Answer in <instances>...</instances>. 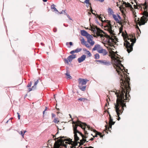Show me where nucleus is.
I'll return each instance as SVG.
<instances>
[{"label":"nucleus","instance_id":"1","mask_svg":"<svg viewBox=\"0 0 148 148\" xmlns=\"http://www.w3.org/2000/svg\"><path fill=\"white\" fill-rule=\"evenodd\" d=\"M121 62L120 60L113 61L114 68L120 76L121 89L118 93H115L117 99L116 103L114 104L115 111L118 117L117 120L119 121L121 119L119 115L123 113L124 108L126 107L125 100L129 99L127 97V90L129 86L130 80L127 75H125V71H126Z\"/></svg>","mask_w":148,"mask_h":148},{"label":"nucleus","instance_id":"2","mask_svg":"<svg viewBox=\"0 0 148 148\" xmlns=\"http://www.w3.org/2000/svg\"><path fill=\"white\" fill-rule=\"evenodd\" d=\"M73 122V127L75 141L77 142L79 140V136H80L82 138V139L80 140L81 144H83L85 142H88V141H86V138L87 137V135L88 133L85 130V128L86 126L88 130H90V127L86 124L82 123L79 121H77L76 122Z\"/></svg>","mask_w":148,"mask_h":148},{"label":"nucleus","instance_id":"3","mask_svg":"<svg viewBox=\"0 0 148 148\" xmlns=\"http://www.w3.org/2000/svg\"><path fill=\"white\" fill-rule=\"evenodd\" d=\"M136 5H134V8L135 9H137L140 10L143 12L142 14L143 16L141 18L140 20L139 18H138L137 20L136 18L137 17L135 14L136 13L135 12L134 9L132 8V5L129 3H126L125 2H123V4L125 5V7L129 8L130 10L132 12V13L134 16V20L135 22L139 26L144 25L147 22V17H148V13L147 12V5L146 3L144 4H140L138 5L136 3Z\"/></svg>","mask_w":148,"mask_h":148},{"label":"nucleus","instance_id":"4","mask_svg":"<svg viewBox=\"0 0 148 148\" xmlns=\"http://www.w3.org/2000/svg\"><path fill=\"white\" fill-rule=\"evenodd\" d=\"M122 36L124 40V46L126 48L127 51L130 53L133 50V46L135 42L136 39L134 38V37L133 34L128 36L127 34L122 33Z\"/></svg>","mask_w":148,"mask_h":148},{"label":"nucleus","instance_id":"5","mask_svg":"<svg viewBox=\"0 0 148 148\" xmlns=\"http://www.w3.org/2000/svg\"><path fill=\"white\" fill-rule=\"evenodd\" d=\"M91 30L92 31L93 33L95 34V36H100L101 39H103L104 35L102 33H103V32L99 28L97 27H96V28L94 27H91Z\"/></svg>","mask_w":148,"mask_h":148},{"label":"nucleus","instance_id":"6","mask_svg":"<svg viewBox=\"0 0 148 148\" xmlns=\"http://www.w3.org/2000/svg\"><path fill=\"white\" fill-rule=\"evenodd\" d=\"M79 85L80 86H85L88 80L87 79L79 78L78 80Z\"/></svg>","mask_w":148,"mask_h":148},{"label":"nucleus","instance_id":"7","mask_svg":"<svg viewBox=\"0 0 148 148\" xmlns=\"http://www.w3.org/2000/svg\"><path fill=\"white\" fill-rule=\"evenodd\" d=\"M112 16L113 18L117 23L122 24L121 22L119 20V19L121 20V18L119 14H117L116 15L115 14H113L112 15Z\"/></svg>","mask_w":148,"mask_h":148},{"label":"nucleus","instance_id":"8","mask_svg":"<svg viewBox=\"0 0 148 148\" xmlns=\"http://www.w3.org/2000/svg\"><path fill=\"white\" fill-rule=\"evenodd\" d=\"M97 62H100L103 65L109 66L110 65V63L109 61L106 60H98Z\"/></svg>","mask_w":148,"mask_h":148},{"label":"nucleus","instance_id":"9","mask_svg":"<svg viewBox=\"0 0 148 148\" xmlns=\"http://www.w3.org/2000/svg\"><path fill=\"white\" fill-rule=\"evenodd\" d=\"M98 53L101 54L103 56L106 55L108 53V52L106 50L103 49L102 47L100 49Z\"/></svg>","mask_w":148,"mask_h":148},{"label":"nucleus","instance_id":"10","mask_svg":"<svg viewBox=\"0 0 148 148\" xmlns=\"http://www.w3.org/2000/svg\"><path fill=\"white\" fill-rule=\"evenodd\" d=\"M102 47L99 45H96L92 49V51H97L98 52Z\"/></svg>","mask_w":148,"mask_h":148},{"label":"nucleus","instance_id":"11","mask_svg":"<svg viewBox=\"0 0 148 148\" xmlns=\"http://www.w3.org/2000/svg\"><path fill=\"white\" fill-rule=\"evenodd\" d=\"M81 35L84 36L89 37H92V36L89 34L86 31L84 30H82L81 31Z\"/></svg>","mask_w":148,"mask_h":148},{"label":"nucleus","instance_id":"12","mask_svg":"<svg viewBox=\"0 0 148 148\" xmlns=\"http://www.w3.org/2000/svg\"><path fill=\"white\" fill-rule=\"evenodd\" d=\"M86 58V55H83L81 57L78 59V61L79 63H81L84 61L85 59Z\"/></svg>","mask_w":148,"mask_h":148},{"label":"nucleus","instance_id":"13","mask_svg":"<svg viewBox=\"0 0 148 148\" xmlns=\"http://www.w3.org/2000/svg\"><path fill=\"white\" fill-rule=\"evenodd\" d=\"M91 38H92V37H88L87 41L90 44L91 46H93L95 42L92 40Z\"/></svg>","mask_w":148,"mask_h":148},{"label":"nucleus","instance_id":"14","mask_svg":"<svg viewBox=\"0 0 148 148\" xmlns=\"http://www.w3.org/2000/svg\"><path fill=\"white\" fill-rule=\"evenodd\" d=\"M76 58V55L72 54L69 56L67 58V59L69 62H71L72 60Z\"/></svg>","mask_w":148,"mask_h":148},{"label":"nucleus","instance_id":"15","mask_svg":"<svg viewBox=\"0 0 148 148\" xmlns=\"http://www.w3.org/2000/svg\"><path fill=\"white\" fill-rule=\"evenodd\" d=\"M109 116H110L109 123L111 125H110L108 128L109 130H110V128L111 129L112 125H114V122L113 121V119L111 118V115L110 114H109Z\"/></svg>","mask_w":148,"mask_h":148},{"label":"nucleus","instance_id":"16","mask_svg":"<svg viewBox=\"0 0 148 148\" xmlns=\"http://www.w3.org/2000/svg\"><path fill=\"white\" fill-rule=\"evenodd\" d=\"M38 82V80H37L34 83V85L32 88H29L28 91L29 92L35 89L36 88V86Z\"/></svg>","mask_w":148,"mask_h":148},{"label":"nucleus","instance_id":"17","mask_svg":"<svg viewBox=\"0 0 148 148\" xmlns=\"http://www.w3.org/2000/svg\"><path fill=\"white\" fill-rule=\"evenodd\" d=\"M56 5L54 4H53L51 5V8L52 11L57 12H58V11L55 7Z\"/></svg>","mask_w":148,"mask_h":148},{"label":"nucleus","instance_id":"18","mask_svg":"<svg viewBox=\"0 0 148 148\" xmlns=\"http://www.w3.org/2000/svg\"><path fill=\"white\" fill-rule=\"evenodd\" d=\"M79 89L82 91H84L86 90V86H78Z\"/></svg>","mask_w":148,"mask_h":148},{"label":"nucleus","instance_id":"19","mask_svg":"<svg viewBox=\"0 0 148 148\" xmlns=\"http://www.w3.org/2000/svg\"><path fill=\"white\" fill-rule=\"evenodd\" d=\"M66 75L67 77V79H72V77L70 76L69 73L68 71H66V73L65 74Z\"/></svg>","mask_w":148,"mask_h":148},{"label":"nucleus","instance_id":"20","mask_svg":"<svg viewBox=\"0 0 148 148\" xmlns=\"http://www.w3.org/2000/svg\"><path fill=\"white\" fill-rule=\"evenodd\" d=\"M108 14L110 15H112L114 14V12L112 10L111 8H109L108 9Z\"/></svg>","mask_w":148,"mask_h":148},{"label":"nucleus","instance_id":"21","mask_svg":"<svg viewBox=\"0 0 148 148\" xmlns=\"http://www.w3.org/2000/svg\"><path fill=\"white\" fill-rule=\"evenodd\" d=\"M91 3L90 2V4H88V5L87 6H87V7H88V6H90V10H91V12L93 14H95L93 13L92 12V11H93V10L92 9V7H91Z\"/></svg>","mask_w":148,"mask_h":148},{"label":"nucleus","instance_id":"22","mask_svg":"<svg viewBox=\"0 0 148 148\" xmlns=\"http://www.w3.org/2000/svg\"><path fill=\"white\" fill-rule=\"evenodd\" d=\"M78 100L80 101H84L85 100L87 101V99H86V98H81L78 99Z\"/></svg>","mask_w":148,"mask_h":148},{"label":"nucleus","instance_id":"23","mask_svg":"<svg viewBox=\"0 0 148 148\" xmlns=\"http://www.w3.org/2000/svg\"><path fill=\"white\" fill-rule=\"evenodd\" d=\"M84 50L87 52V54L90 57L92 56L91 53L89 51L87 50L86 49L85 50L84 49Z\"/></svg>","mask_w":148,"mask_h":148},{"label":"nucleus","instance_id":"24","mask_svg":"<svg viewBox=\"0 0 148 148\" xmlns=\"http://www.w3.org/2000/svg\"><path fill=\"white\" fill-rule=\"evenodd\" d=\"M114 38H110H110L108 40V42L110 43L111 42H114Z\"/></svg>","mask_w":148,"mask_h":148},{"label":"nucleus","instance_id":"25","mask_svg":"<svg viewBox=\"0 0 148 148\" xmlns=\"http://www.w3.org/2000/svg\"><path fill=\"white\" fill-rule=\"evenodd\" d=\"M109 32L111 35H114V31L112 30L111 29H110L109 30Z\"/></svg>","mask_w":148,"mask_h":148},{"label":"nucleus","instance_id":"26","mask_svg":"<svg viewBox=\"0 0 148 148\" xmlns=\"http://www.w3.org/2000/svg\"><path fill=\"white\" fill-rule=\"evenodd\" d=\"M95 58L96 59H98L99 58V55L98 53H96L95 55Z\"/></svg>","mask_w":148,"mask_h":148},{"label":"nucleus","instance_id":"27","mask_svg":"<svg viewBox=\"0 0 148 148\" xmlns=\"http://www.w3.org/2000/svg\"><path fill=\"white\" fill-rule=\"evenodd\" d=\"M81 50V48H77L75 50V52H76V53H77L79 52Z\"/></svg>","mask_w":148,"mask_h":148},{"label":"nucleus","instance_id":"28","mask_svg":"<svg viewBox=\"0 0 148 148\" xmlns=\"http://www.w3.org/2000/svg\"><path fill=\"white\" fill-rule=\"evenodd\" d=\"M84 3H86V6L88 5V4H90L89 2V0H85L84 2H83Z\"/></svg>","mask_w":148,"mask_h":148},{"label":"nucleus","instance_id":"29","mask_svg":"<svg viewBox=\"0 0 148 148\" xmlns=\"http://www.w3.org/2000/svg\"><path fill=\"white\" fill-rule=\"evenodd\" d=\"M81 43L85 45V43H86L84 39L83 38H82V39L81 40Z\"/></svg>","mask_w":148,"mask_h":148},{"label":"nucleus","instance_id":"30","mask_svg":"<svg viewBox=\"0 0 148 148\" xmlns=\"http://www.w3.org/2000/svg\"><path fill=\"white\" fill-rule=\"evenodd\" d=\"M53 122L56 123H58L59 122V121L58 120V119L56 118L54 119Z\"/></svg>","mask_w":148,"mask_h":148},{"label":"nucleus","instance_id":"31","mask_svg":"<svg viewBox=\"0 0 148 148\" xmlns=\"http://www.w3.org/2000/svg\"><path fill=\"white\" fill-rule=\"evenodd\" d=\"M97 135L100 136L101 137H103V136L101 134V133H100L99 132H97Z\"/></svg>","mask_w":148,"mask_h":148},{"label":"nucleus","instance_id":"32","mask_svg":"<svg viewBox=\"0 0 148 148\" xmlns=\"http://www.w3.org/2000/svg\"><path fill=\"white\" fill-rule=\"evenodd\" d=\"M84 45L86 46L87 47V48H90V46L89 45V44H88V43H85V45Z\"/></svg>","mask_w":148,"mask_h":148},{"label":"nucleus","instance_id":"33","mask_svg":"<svg viewBox=\"0 0 148 148\" xmlns=\"http://www.w3.org/2000/svg\"><path fill=\"white\" fill-rule=\"evenodd\" d=\"M32 84V82H30L28 84V85L27 86V87H30L31 86Z\"/></svg>","mask_w":148,"mask_h":148},{"label":"nucleus","instance_id":"34","mask_svg":"<svg viewBox=\"0 0 148 148\" xmlns=\"http://www.w3.org/2000/svg\"><path fill=\"white\" fill-rule=\"evenodd\" d=\"M64 61L65 63H67V64L69 63V62H68L69 60H68V59H67L66 58H65L64 59Z\"/></svg>","mask_w":148,"mask_h":148},{"label":"nucleus","instance_id":"35","mask_svg":"<svg viewBox=\"0 0 148 148\" xmlns=\"http://www.w3.org/2000/svg\"><path fill=\"white\" fill-rule=\"evenodd\" d=\"M70 53L71 54H73L74 53H76V52H75V50H73V51H71L70 52Z\"/></svg>","mask_w":148,"mask_h":148},{"label":"nucleus","instance_id":"36","mask_svg":"<svg viewBox=\"0 0 148 148\" xmlns=\"http://www.w3.org/2000/svg\"><path fill=\"white\" fill-rule=\"evenodd\" d=\"M17 114H18V119H20V115H19V114L18 112L17 113Z\"/></svg>","mask_w":148,"mask_h":148},{"label":"nucleus","instance_id":"37","mask_svg":"<svg viewBox=\"0 0 148 148\" xmlns=\"http://www.w3.org/2000/svg\"><path fill=\"white\" fill-rule=\"evenodd\" d=\"M21 134L23 137V136L24 134V133L22 132V131L21 132Z\"/></svg>","mask_w":148,"mask_h":148},{"label":"nucleus","instance_id":"38","mask_svg":"<svg viewBox=\"0 0 148 148\" xmlns=\"http://www.w3.org/2000/svg\"><path fill=\"white\" fill-rule=\"evenodd\" d=\"M110 100V99H109V98H107V99H106V101L107 102V103L109 104V100Z\"/></svg>","mask_w":148,"mask_h":148},{"label":"nucleus","instance_id":"39","mask_svg":"<svg viewBox=\"0 0 148 148\" xmlns=\"http://www.w3.org/2000/svg\"><path fill=\"white\" fill-rule=\"evenodd\" d=\"M51 115L52 117H55L56 116V115L53 113H52Z\"/></svg>","mask_w":148,"mask_h":148},{"label":"nucleus","instance_id":"40","mask_svg":"<svg viewBox=\"0 0 148 148\" xmlns=\"http://www.w3.org/2000/svg\"><path fill=\"white\" fill-rule=\"evenodd\" d=\"M58 12V13H59V14H63V12H63V10H62V11H61V12Z\"/></svg>","mask_w":148,"mask_h":148},{"label":"nucleus","instance_id":"41","mask_svg":"<svg viewBox=\"0 0 148 148\" xmlns=\"http://www.w3.org/2000/svg\"><path fill=\"white\" fill-rule=\"evenodd\" d=\"M99 19L100 20H101V21H103V20H102V18H101V17L100 16H99Z\"/></svg>","mask_w":148,"mask_h":148},{"label":"nucleus","instance_id":"42","mask_svg":"<svg viewBox=\"0 0 148 148\" xmlns=\"http://www.w3.org/2000/svg\"><path fill=\"white\" fill-rule=\"evenodd\" d=\"M69 44L70 45H73V43L72 42H69Z\"/></svg>","mask_w":148,"mask_h":148},{"label":"nucleus","instance_id":"43","mask_svg":"<svg viewBox=\"0 0 148 148\" xmlns=\"http://www.w3.org/2000/svg\"><path fill=\"white\" fill-rule=\"evenodd\" d=\"M63 12H64V14H66V13H67L66 12V10H63Z\"/></svg>","mask_w":148,"mask_h":148},{"label":"nucleus","instance_id":"44","mask_svg":"<svg viewBox=\"0 0 148 148\" xmlns=\"http://www.w3.org/2000/svg\"><path fill=\"white\" fill-rule=\"evenodd\" d=\"M93 139H94V138H91L90 139V140H92H92H93Z\"/></svg>","mask_w":148,"mask_h":148},{"label":"nucleus","instance_id":"45","mask_svg":"<svg viewBox=\"0 0 148 148\" xmlns=\"http://www.w3.org/2000/svg\"><path fill=\"white\" fill-rule=\"evenodd\" d=\"M53 31L54 32H56L57 31V29H55H55H53Z\"/></svg>","mask_w":148,"mask_h":148},{"label":"nucleus","instance_id":"46","mask_svg":"<svg viewBox=\"0 0 148 148\" xmlns=\"http://www.w3.org/2000/svg\"><path fill=\"white\" fill-rule=\"evenodd\" d=\"M97 133H96L95 134V136H94V137H97Z\"/></svg>","mask_w":148,"mask_h":148},{"label":"nucleus","instance_id":"47","mask_svg":"<svg viewBox=\"0 0 148 148\" xmlns=\"http://www.w3.org/2000/svg\"><path fill=\"white\" fill-rule=\"evenodd\" d=\"M43 2H46L47 1V0H42Z\"/></svg>","mask_w":148,"mask_h":148},{"label":"nucleus","instance_id":"48","mask_svg":"<svg viewBox=\"0 0 148 148\" xmlns=\"http://www.w3.org/2000/svg\"><path fill=\"white\" fill-rule=\"evenodd\" d=\"M67 17L68 18H69L70 17V16H69V15H67Z\"/></svg>","mask_w":148,"mask_h":148},{"label":"nucleus","instance_id":"49","mask_svg":"<svg viewBox=\"0 0 148 148\" xmlns=\"http://www.w3.org/2000/svg\"><path fill=\"white\" fill-rule=\"evenodd\" d=\"M87 148H94L91 146H90L88 147H87Z\"/></svg>","mask_w":148,"mask_h":148},{"label":"nucleus","instance_id":"50","mask_svg":"<svg viewBox=\"0 0 148 148\" xmlns=\"http://www.w3.org/2000/svg\"><path fill=\"white\" fill-rule=\"evenodd\" d=\"M41 44L42 45H44V44H43V43H41Z\"/></svg>","mask_w":148,"mask_h":148},{"label":"nucleus","instance_id":"51","mask_svg":"<svg viewBox=\"0 0 148 148\" xmlns=\"http://www.w3.org/2000/svg\"><path fill=\"white\" fill-rule=\"evenodd\" d=\"M69 18V19H70V20H72V18H70H70Z\"/></svg>","mask_w":148,"mask_h":148},{"label":"nucleus","instance_id":"52","mask_svg":"<svg viewBox=\"0 0 148 148\" xmlns=\"http://www.w3.org/2000/svg\"><path fill=\"white\" fill-rule=\"evenodd\" d=\"M26 132V131H25L24 132H23V133H24V134H25V133Z\"/></svg>","mask_w":148,"mask_h":148},{"label":"nucleus","instance_id":"53","mask_svg":"<svg viewBox=\"0 0 148 148\" xmlns=\"http://www.w3.org/2000/svg\"><path fill=\"white\" fill-rule=\"evenodd\" d=\"M46 110H44V111L43 112V114H44V112H45V111Z\"/></svg>","mask_w":148,"mask_h":148},{"label":"nucleus","instance_id":"54","mask_svg":"<svg viewBox=\"0 0 148 148\" xmlns=\"http://www.w3.org/2000/svg\"><path fill=\"white\" fill-rule=\"evenodd\" d=\"M67 15H68L67 13H66V14L65 15H66V16H67Z\"/></svg>","mask_w":148,"mask_h":148},{"label":"nucleus","instance_id":"55","mask_svg":"<svg viewBox=\"0 0 148 148\" xmlns=\"http://www.w3.org/2000/svg\"><path fill=\"white\" fill-rule=\"evenodd\" d=\"M88 13L89 14H91V13H90L89 12H88Z\"/></svg>","mask_w":148,"mask_h":148},{"label":"nucleus","instance_id":"56","mask_svg":"<svg viewBox=\"0 0 148 148\" xmlns=\"http://www.w3.org/2000/svg\"><path fill=\"white\" fill-rule=\"evenodd\" d=\"M137 27H138V29H139V30H140V29H139L138 27L137 26Z\"/></svg>","mask_w":148,"mask_h":148},{"label":"nucleus","instance_id":"57","mask_svg":"<svg viewBox=\"0 0 148 148\" xmlns=\"http://www.w3.org/2000/svg\"><path fill=\"white\" fill-rule=\"evenodd\" d=\"M69 115L70 116V117H71V115L70 114H69Z\"/></svg>","mask_w":148,"mask_h":148},{"label":"nucleus","instance_id":"58","mask_svg":"<svg viewBox=\"0 0 148 148\" xmlns=\"http://www.w3.org/2000/svg\"><path fill=\"white\" fill-rule=\"evenodd\" d=\"M107 103H106V106H107Z\"/></svg>","mask_w":148,"mask_h":148},{"label":"nucleus","instance_id":"59","mask_svg":"<svg viewBox=\"0 0 148 148\" xmlns=\"http://www.w3.org/2000/svg\"><path fill=\"white\" fill-rule=\"evenodd\" d=\"M68 43V42H67V43H66V45H67V44Z\"/></svg>","mask_w":148,"mask_h":148},{"label":"nucleus","instance_id":"60","mask_svg":"<svg viewBox=\"0 0 148 148\" xmlns=\"http://www.w3.org/2000/svg\"><path fill=\"white\" fill-rule=\"evenodd\" d=\"M8 121H7V123H8Z\"/></svg>","mask_w":148,"mask_h":148}]
</instances>
